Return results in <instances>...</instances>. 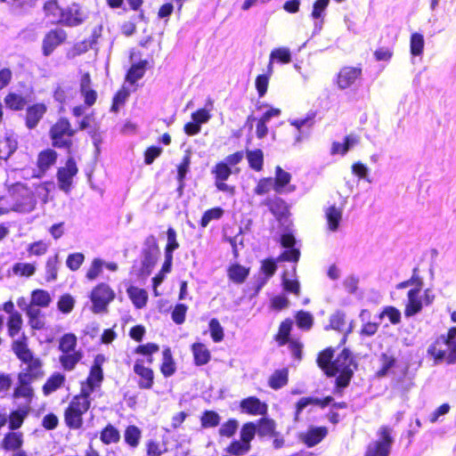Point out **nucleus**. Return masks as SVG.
<instances>
[{
	"label": "nucleus",
	"instance_id": "obj_50",
	"mask_svg": "<svg viewBox=\"0 0 456 456\" xmlns=\"http://www.w3.org/2000/svg\"><path fill=\"white\" fill-rule=\"evenodd\" d=\"M224 215V209L220 207L213 208L207 210L200 220L201 227L205 228L213 220H219Z\"/></svg>",
	"mask_w": 456,
	"mask_h": 456
},
{
	"label": "nucleus",
	"instance_id": "obj_55",
	"mask_svg": "<svg viewBox=\"0 0 456 456\" xmlns=\"http://www.w3.org/2000/svg\"><path fill=\"white\" fill-rule=\"evenodd\" d=\"M271 61H277L281 63H289L291 53L289 48L280 47L273 50L270 54Z\"/></svg>",
	"mask_w": 456,
	"mask_h": 456
},
{
	"label": "nucleus",
	"instance_id": "obj_8",
	"mask_svg": "<svg viewBox=\"0 0 456 456\" xmlns=\"http://www.w3.org/2000/svg\"><path fill=\"white\" fill-rule=\"evenodd\" d=\"M115 297L114 291L106 283H100L91 293V300L93 303V312L101 314L107 310L108 305Z\"/></svg>",
	"mask_w": 456,
	"mask_h": 456
},
{
	"label": "nucleus",
	"instance_id": "obj_59",
	"mask_svg": "<svg viewBox=\"0 0 456 456\" xmlns=\"http://www.w3.org/2000/svg\"><path fill=\"white\" fill-rule=\"evenodd\" d=\"M50 247V242L45 241V240H38L33 243H30L28 246V252L29 256H43L45 255L48 248Z\"/></svg>",
	"mask_w": 456,
	"mask_h": 456
},
{
	"label": "nucleus",
	"instance_id": "obj_18",
	"mask_svg": "<svg viewBox=\"0 0 456 456\" xmlns=\"http://www.w3.org/2000/svg\"><path fill=\"white\" fill-rule=\"evenodd\" d=\"M105 362V357L102 354H97L94 360V363L91 367L89 376L86 380L87 387L89 392H86L88 394L93 392L96 387L101 386V383L103 379V371H102V364Z\"/></svg>",
	"mask_w": 456,
	"mask_h": 456
},
{
	"label": "nucleus",
	"instance_id": "obj_25",
	"mask_svg": "<svg viewBox=\"0 0 456 456\" xmlns=\"http://www.w3.org/2000/svg\"><path fill=\"white\" fill-rule=\"evenodd\" d=\"M277 270V261L273 258H267L261 262L260 274L256 281V290L259 291L273 276Z\"/></svg>",
	"mask_w": 456,
	"mask_h": 456
},
{
	"label": "nucleus",
	"instance_id": "obj_29",
	"mask_svg": "<svg viewBox=\"0 0 456 456\" xmlns=\"http://www.w3.org/2000/svg\"><path fill=\"white\" fill-rule=\"evenodd\" d=\"M333 402L332 396H326L324 399L318 397H302L296 405L295 420L298 419L300 413L309 405H318L321 408H324Z\"/></svg>",
	"mask_w": 456,
	"mask_h": 456
},
{
	"label": "nucleus",
	"instance_id": "obj_42",
	"mask_svg": "<svg viewBox=\"0 0 456 456\" xmlns=\"http://www.w3.org/2000/svg\"><path fill=\"white\" fill-rule=\"evenodd\" d=\"M17 148V142L12 136L5 135L0 139V159H6Z\"/></svg>",
	"mask_w": 456,
	"mask_h": 456
},
{
	"label": "nucleus",
	"instance_id": "obj_47",
	"mask_svg": "<svg viewBox=\"0 0 456 456\" xmlns=\"http://www.w3.org/2000/svg\"><path fill=\"white\" fill-rule=\"evenodd\" d=\"M56 153L53 150H46L42 151L38 156V167L42 172L49 168L51 165L55 162Z\"/></svg>",
	"mask_w": 456,
	"mask_h": 456
},
{
	"label": "nucleus",
	"instance_id": "obj_48",
	"mask_svg": "<svg viewBox=\"0 0 456 456\" xmlns=\"http://www.w3.org/2000/svg\"><path fill=\"white\" fill-rule=\"evenodd\" d=\"M220 420L221 417L214 411H205L200 418L201 427L203 428L217 427Z\"/></svg>",
	"mask_w": 456,
	"mask_h": 456
},
{
	"label": "nucleus",
	"instance_id": "obj_64",
	"mask_svg": "<svg viewBox=\"0 0 456 456\" xmlns=\"http://www.w3.org/2000/svg\"><path fill=\"white\" fill-rule=\"evenodd\" d=\"M296 321L298 328L310 330L314 323V317L308 312L299 311L296 315Z\"/></svg>",
	"mask_w": 456,
	"mask_h": 456
},
{
	"label": "nucleus",
	"instance_id": "obj_21",
	"mask_svg": "<svg viewBox=\"0 0 456 456\" xmlns=\"http://www.w3.org/2000/svg\"><path fill=\"white\" fill-rule=\"evenodd\" d=\"M134 371L140 377L138 387L142 389H151L153 386V370L143 365L142 360H136L134 365Z\"/></svg>",
	"mask_w": 456,
	"mask_h": 456
},
{
	"label": "nucleus",
	"instance_id": "obj_2",
	"mask_svg": "<svg viewBox=\"0 0 456 456\" xmlns=\"http://www.w3.org/2000/svg\"><path fill=\"white\" fill-rule=\"evenodd\" d=\"M42 376L41 369H37V363L30 367V370H24L18 374V386L14 388L12 397L14 399L24 398V407L30 408L34 397V390L30 384Z\"/></svg>",
	"mask_w": 456,
	"mask_h": 456
},
{
	"label": "nucleus",
	"instance_id": "obj_63",
	"mask_svg": "<svg viewBox=\"0 0 456 456\" xmlns=\"http://www.w3.org/2000/svg\"><path fill=\"white\" fill-rule=\"evenodd\" d=\"M250 450V444L242 441H233L226 449L227 452L234 456H242Z\"/></svg>",
	"mask_w": 456,
	"mask_h": 456
},
{
	"label": "nucleus",
	"instance_id": "obj_61",
	"mask_svg": "<svg viewBox=\"0 0 456 456\" xmlns=\"http://www.w3.org/2000/svg\"><path fill=\"white\" fill-rule=\"evenodd\" d=\"M336 376V393H341L348 386L353 376V370L338 371Z\"/></svg>",
	"mask_w": 456,
	"mask_h": 456
},
{
	"label": "nucleus",
	"instance_id": "obj_43",
	"mask_svg": "<svg viewBox=\"0 0 456 456\" xmlns=\"http://www.w3.org/2000/svg\"><path fill=\"white\" fill-rule=\"evenodd\" d=\"M146 64V61L133 64L127 71L126 77V81L130 84H134L137 80L141 79L145 73Z\"/></svg>",
	"mask_w": 456,
	"mask_h": 456
},
{
	"label": "nucleus",
	"instance_id": "obj_13",
	"mask_svg": "<svg viewBox=\"0 0 456 456\" xmlns=\"http://www.w3.org/2000/svg\"><path fill=\"white\" fill-rule=\"evenodd\" d=\"M380 369L377 372V376L379 378L392 375L399 379L405 376L407 372V367H401L396 364L395 359L392 355L382 354L380 357Z\"/></svg>",
	"mask_w": 456,
	"mask_h": 456
},
{
	"label": "nucleus",
	"instance_id": "obj_52",
	"mask_svg": "<svg viewBox=\"0 0 456 456\" xmlns=\"http://www.w3.org/2000/svg\"><path fill=\"white\" fill-rule=\"evenodd\" d=\"M36 272V266L30 263H16L12 266V273L18 276L30 277Z\"/></svg>",
	"mask_w": 456,
	"mask_h": 456
},
{
	"label": "nucleus",
	"instance_id": "obj_24",
	"mask_svg": "<svg viewBox=\"0 0 456 456\" xmlns=\"http://www.w3.org/2000/svg\"><path fill=\"white\" fill-rule=\"evenodd\" d=\"M329 4L330 0H316L313 5L311 17L314 20V35L318 34L322 28L323 19L326 15V9Z\"/></svg>",
	"mask_w": 456,
	"mask_h": 456
},
{
	"label": "nucleus",
	"instance_id": "obj_17",
	"mask_svg": "<svg viewBox=\"0 0 456 456\" xmlns=\"http://www.w3.org/2000/svg\"><path fill=\"white\" fill-rule=\"evenodd\" d=\"M281 244L286 249L278 258L279 261L297 262L300 256V251L296 248V239L290 232H285L281 237Z\"/></svg>",
	"mask_w": 456,
	"mask_h": 456
},
{
	"label": "nucleus",
	"instance_id": "obj_37",
	"mask_svg": "<svg viewBox=\"0 0 456 456\" xmlns=\"http://www.w3.org/2000/svg\"><path fill=\"white\" fill-rule=\"evenodd\" d=\"M141 438L142 431L138 427L130 425L126 428L124 439L126 444L132 449H134L139 445Z\"/></svg>",
	"mask_w": 456,
	"mask_h": 456
},
{
	"label": "nucleus",
	"instance_id": "obj_14",
	"mask_svg": "<svg viewBox=\"0 0 456 456\" xmlns=\"http://www.w3.org/2000/svg\"><path fill=\"white\" fill-rule=\"evenodd\" d=\"M86 16L81 11L78 4H73L64 9H61L59 13V23L68 27H76L84 22Z\"/></svg>",
	"mask_w": 456,
	"mask_h": 456
},
{
	"label": "nucleus",
	"instance_id": "obj_38",
	"mask_svg": "<svg viewBox=\"0 0 456 456\" xmlns=\"http://www.w3.org/2000/svg\"><path fill=\"white\" fill-rule=\"evenodd\" d=\"M22 444V434L20 432L8 433L3 440V446L7 451H17L20 449Z\"/></svg>",
	"mask_w": 456,
	"mask_h": 456
},
{
	"label": "nucleus",
	"instance_id": "obj_20",
	"mask_svg": "<svg viewBox=\"0 0 456 456\" xmlns=\"http://www.w3.org/2000/svg\"><path fill=\"white\" fill-rule=\"evenodd\" d=\"M353 364V358L351 353L347 349L338 354L336 359L332 362L331 367L327 370L328 376H336L338 371L353 370L351 366Z\"/></svg>",
	"mask_w": 456,
	"mask_h": 456
},
{
	"label": "nucleus",
	"instance_id": "obj_60",
	"mask_svg": "<svg viewBox=\"0 0 456 456\" xmlns=\"http://www.w3.org/2000/svg\"><path fill=\"white\" fill-rule=\"evenodd\" d=\"M271 190L275 191V183H273V179L271 177L262 178L258 181L256 186L255 187L254 192L256 195H265Z\"/></svg>",
	"mask_w": 456,
	"mask_h": 456
},
{
	"label": "nucleus",
	"instance_id": "obj_31",
	"mask_svg": "<svg viewBox=\"0 0 456 456\" xmlns=\"http://www.w3.org/2000/svg\"><path fill=\"white\" fill-rule=\"evenodd\" d=\"M126 292L136 308L141 309L146 305L148 294L145 289L135 286H130L127 288Z\"/></svg>",
	"mask_w": 456,
	"mask_h": 456
},
{
	"label": "nucleus",
	"instance_id": "obj_51",
	"mask_svg": "<svg viewBox=\"0 0 456 456\" xmlns=\"http://www.w3.org/2000/svg\"><path fill=\"white\" fill-rule=\"evenodd\" d=\"M423 285H424L423 280L419 275V269H418V267H415L413 269V271H412L411 277L409 280H407V281L400 282L397 285V289H405V288H408L410 286H414L413 289H419V290H421Z\"/></svg>",
	"mask_w": 456,
	"mask_h": 456
},
{
	"label": "nucleus",
	"instance_id": "obj_34",
	"mask_svg": "<svg viewBox=\"0 0 456 456\" xmlns=\"http://www.w3.org/2000/svg\"><path fill=\"white\" fill-rule=\"evenodd\" d=\"M289 380V371L283 368L276 370L269 378L268 385L271 388L278 390L287 385Z\"/></svg>",
	"mask_w": 456,
	"mask_h": 456
},
{
	"label": "nucleus",
	"instance_id": "obj_39",
	"mask_svg": "<svg viewBox=\"0 0 456 456\" xmlns=\"http://www.w3.org/2000/svg\"><path fill=\"white\" fill-rule=\"evenodd\" d=\"M100 439L104 444H116L120 440V433L113 425L108 424L102 430Z\"/></svg>",
	"mask_w": 456,
	"mask_h": 456
},
{
	"label": "nucleus",
	"instance_id": "obj_35",
	"mask_svg": "<svg viewBox=\"0 0 456 456\" xmlns=\"http://www.w3.org/2000/svg\"><path fill=\"white\" fill-rule=\"evenodd\" d=\"M195 364L198 366L207 364L210 360V352L205 345L195 343L191 346Z\"/></svg>",
	"mask_w": 456,
	"mask_h": 456
},
{
	"label": "nucleus",
	"instance_id": "obj_23",
	"mask_svg": "<svg viewBox=\"0 0 456 456\" xmlns=\"http://www.w3.org/2000/svg\"><path fill=\"white\" fill-rule=\"evenodd\" d=\"M240 407L242 412L251 415H265L267 413V405L265 403L261 402L256 396H249L243 399Z\"/></svg>",
	"mask_w": 456,
	"mask_h": 456
},
{
	"label": "nucleus",
	"instance_id": "obj_54",
	"mask_svg": "<svg viewBox=\"0 0 456 456\" xmlns=\"http://www.w3.org/2000/svg\"><path fill=\"white\" fill-rule=\"evenodd\" d=\"M163 358L164 361L160 368L161 372L165 377H170L175 373V368L172 360L171 352L168 348L164 350Z\"/></svg>",
	"mask_w": 456,
	"mask_h": 456
},
{
	"label": "nucleus",
	"instance_id": "obj_41",
	"mask_svg": "<svg viewBox=\"0 0 456 456\" xmlns=\"http://www.w3.org/2000/svg\"><path fill=\"white\" fill-rule=\"evenodd\" d=\"M326 218L328 221L329 229L332 232H336L342 218V210L335 206H330L326 210Z\"/></svg>",
	"mask_w": 456,
	"mask_h": 456
},
{
	"label": "nucleus",
	"instance_id": "obj_57",
	"mask_svg": "<svg viewBox=\"0 0 456 456\" xmlns=\"http://www.w3.org/2000/svg\"><path fill=\"white\" fill-rule=\"evenodd\" d=\"M51 302V297L48 292L41 289L33 291L31 295V304L40 307H45Z\"/></svg>",
	"mask_w": 456,
	"mask_h": 456
},
{
	"label": "nucleus",
	"instance_id": "obj_28",
	"mask_svg": "<svg viewBox=\"0 0 456 456\" xmlns=\"http://www.w3.org/2000/svg\"><path fill=\"white\" fill-rule=\"evenodd\" d=\"M91 77L89 73H84L80 79V94L84 97L86 107L93 106L97 100V93L91 87Z\"/></svg>",
	"mask_w": 456,
	"mask_h": 456
},
{
	"label": "nucleus",
	"instance_id": "obj_1",
	"mask_svg": "<svg viewBox=\"0 0 456 456\" xmlns=\"http://www.w3.org/2000/svg\"><path fill=\"white\" fill-rule=\"evenodd\" d=\"M428 353L436 363L445 362L456 363V327L451 328L447 334L440 335L428 348Z\"/></svg>",
	"mask_w": 456,
	"mask_h": 456
},
{
	"label": "nucleus",
	"instance_id": "obj_45",
	"mask_svg": "<svg viewBox=\"0 0 456 456\" xmlns=\"http://www.w3.org/2000/svg\"><path fill=\"white\" fill-rule=\"evenodd\" d=\"M212 108L213 101L208 98L205 108L200 109L191 114V119L197 122L200 126H201V124L208 123L211 118L209 111L212 110Z\"/></svg>",
	"mask_w": 456,
	"mask_h": 456
},
{
	"label": "nucleus",
	"instance_id": "obj_46",
	"mask_svg": "<svg viewBox=\"0 0 456 456\" xmlns=\"http://www.w3.org/2000/svg\"><path fill=\"white\" fill-rule=\"evenodd\" d=\"M424 44L425 41L423 35L418 32L411 34L410 40L411 53L413 56L422 55L424 50Z\"/></svg>",
	"mask_w": 456,
	"mask_h": 456
},
{
	"label": "nucleus",
	"instance_id": "obj_22",
	"mask_svg": "<svg viewBox=\"0 0 456 456\" xmlns=\"http://www.w3.org/2000/svg\"><path fill=\"white\" fill-rule=\"evenodd\" d=\"M419 289H411L407 293V303L405 305L404 315L409 318L420 313L423 308L422 297Z\"/></svg>",
	"mask_w": 456,
	"mask_h": 456
},
{
	"label": "nucleus",
	"instance_id": "obj_6",
	"mask_svg": "<svg viewBox=\"0 0 456 456\" xmlns=\"http://www.w3.org/2000/svg\"><path fill=\"white\" fill-rule=\"evenodd\" d=\"M379 439L370 443L365 452L364 456H388L390 449L394 442L392 436V429L387 426H383L379 430Z\"/></svg>",
	"mask_w": 456,
	"mask_h": 456
},
{
	"label": "nucleus",
	"instance_id": "obj_58",
	"mask_svg": "<svg viewBox=\"0 0 456 456\" xmlns=\"http://www.w3.org/2000/svg\"><path fill=\"white\" fill-rule=\"evenodd\" d=\"M167 242L165 248V255L173 256L175 250L179 248V243L176 240V232L174 228L169 227L167 232Z\"/></svg>",
	"mask_w": 456,
	"mask_h": 456
},
{
	"label": "nucleus",
	"instance_id": "obj_3",
	"mask_svg": "<svg viewBox=\"0 0 456 456\" xmlns=\"http://www.w3.org/2000/svg\"><path fill=\"white\" fill-rule=\"evenodd\" d=\"M76 346L77 337L72 333L65 334L59 339V350L62 352L59 362L67 370H72L82 358V354L75 350Z\"/></svg>",
	"mask_w": 456,
	"mask_h": 456
},
{
	"label": "nucleus",
	"instance_id": "obj_62",
	"mask_svg": "<svg viewBox=\"0 0 456 456\" xmlns=\"http://www.w3.org/2000/svg\"><path fill=\"white\" fill-rule=\"evenodd\" d=\"M291 328H292V322L289 320H286L281 323L280 328H279V332L276 337V339L280 345L282 346L288 342Z\"/></svg>",
	"mask_w": 456,
	"mask_h": 456
},
{
	"label": "nucleus",
	"instance_id": "obj_30",
	"mask_svg": "<svg viewBox=\"0 0 456 456\" xmlns=\"http://www.w3.org/2000/svg\"><path fill=\"white\" fill-rule=\"evenodd\" d=\"M326 435L327 429L325 428H311L302 436V440L308 447H313L319 444Z\"/></svg>",
	"mask_w": 456,
	"mask_h": 456
},
{
	"label": "nucleus",
	"instance_id": "obj_16",
	"mask_svg": "<svg viewBox=\"0 0 456 456\" xmlns=\"http://www.w3.org/2000/svg\"><path fill=\"white\" fill-rule=\"evenodd\" d=\"M362 76V69L355 67H344L336 77L338 87L341 90L351 88L356 85Z\"/></svg>",
	"mask_w": 456,
	"mask_h": 456
},
{
	"label": "nucleus",
	"instance_id": "obj_44",
	"mask_svg": "<svg viewBox=\"0 0 456 456\" xmlns=\"http://www.w3.org/2000/svg\"><path fill=\"white\" fill-rule=\"evenodd\" d=\"M30 408L20 407L15 411H12L10 415L9 428L12 430L18 429L23 423L24 419L29 412Z\"/></svg>",
	"mask_w": 456,
	"mask_h": 456
},
{
	"label": "nucleus",
	"instance_id": "obj_27",
	"mask_svg": "<svg viewBox=\"0 0 456 456\" xmlns=\"http://www.w3.org/2000/svg\"><path fill=\"white\" fill-rule=\"evenodd\" d=\"M326 330L331 329L344 333L342 342L345 343L347 334L352 331V324L346 327V314L341 311H337L330 317V324L325 328Z\"/></svg>",
	"mask_w": 456,
	"mask_h": 456
},
{
	"label": "nucleus",
	"instance_id": "obj_11",
	"mask_svg": "<svg viewBox=\"0 0 456 456\" xmlns=\"http://www.w3.org/2000/svg\"><path fill=\"white\" fill-rule=\"evenodd\" d=\"M13 209L19 212H29L34 208V199L30 191L21 184L12 188Z\"/></svg>",
	"mask_w": 456,
	"mask_h": 456
},
{
	"label": "nucleus",
	"instance_id": "obj_9",
	"mask_svg": "<svg viewBox=\"0 0 456 456\" xmlns=\"http://www.w3.org/2000/svg\"><path fill=\"white\" fill-rule=\"evenodd\" d=\"M89 127V116L84 117L79 121L78 128H72L67 118H59V148L69 149L72 144L71 137L77 130H86Z\"/></svg>",
	"mask_w": 456,
	"mask_h": 456
},
{
	"label": "nucleus",
	"instance_id": "obj_56",
	"mask_svg": "<svg viewBox=\"0 0 456 456\" xmlns=\"http://www.w3.org/2000/svg\"><path fill=\"white\" fill-rule=\"evenodd\" d=\"M210 336L214 342L218 343L224 339V329L219 321L216 318L210 320L208 323Z\"/></svg>",
	"mask_w": 456,
	"mask_h": 456
},
{
	"label": "nucleus",
	"instance_id": "obj_15",
	"mask_svg": "<svg viewBox=\"0 0 456 456\" xmlns=\"http://www.w3.org/2000/svg\"><path fill=\"white\" fill-rule=\"evenodd\" d=\"M102 28H95L93 29L92 35L89 38L78 42L67 49L66 55L68 59H74L86 53L89 49L95 48L98 38L101 37Z\"/></svg>",
	"mask_w": 456,
	"mask_h": 456
},
{
	"label": "nucleus",
	"instance_id": "obj_5",
	"mask_svg": "<svg viewBox=\"0 0 456 456\" xmlns=\"http://www.w3.org/2000/svg\"><path fill=\"white\" fill-rule=\"evenodd\" d=\"M142 268L141 273L149 275L156 264L159 255V248L157 239L154 235H149L142 245Z\"/></svg>",
	"mask_w": 456,
	"mask_h": 456
},
{
	"label": "nucleus",
	"instance_id": "obj_32",
	"mask_svg": "<svg viewBox=\"0 0 456 456\" xmlns=\"http://www.w3.org/2000/svg\"><path fill=\"white\" fill-rule=\"evenodd\" d=\"M46 108L44 104H35L27 110L26 125L29 129L36 127L45 114Z\"/></svg>",
	"mask_w": 456,
	"mask_h": 456
},
{
	"label": "nucleus",
	"instance_id": "obj_26",
	"mask_svg": "<svg viewBox=\"0 0 456 456\" xmlns=\"http://www.w3.org/2000/svg\"><path fill=\"white\" fill-rule=\"evenodd\" d=\"M291 180V175L284 171L281 167L275 168V178L273 183H275V192L281 194L283 192H292L295 191V186L289 185Z\"/></svg>",
	"mask_w": 456,
	"mask_h": 456
},
{
	"label": "nucleus",
	"instance_id": "obj_4",
	"mask_svg": "<svg viewBox=\"0 0 456 456\" xmlns=\"http://www.w3.org/2000/svg\"><path fill=\"white\" fill-rule=\"evenodd\" d=\"M90 406L88 394L84 391L81 395L76 396L65 411V422L70 428H78L82 424V415Z\"/></svg>",
	"mask_w": 456,
	"mask_h": 456
},
{
	"label": "nucleus",
	"instance_id": "obj_12",
	"mask_svg": "<svg viewBox=\"0 0 456 456\" xmlns=\"http://www.w3.org/2000/svg\"><path fill=\"white\" fill-rule=\"evenodd\" d=\"M26 339V336L22 335L20 339L14 340L12 345V351L22 362L27 364L25 370H30L34 362L37 363V369H41L40 361L33 356V354L28 348Z\"/></svg>",
	"mask_w": 456,
	"mask_h": 456
},
{
	"label": "nucleus",
	"instance_id": "obj_7",
	"mask_svg": "<svg viewBox=\"0 0 456 456\" xmlns=\"http://www.w3.org/2000/svg\"><path fill=\"white\" fill-rule=\"evenodd\" d=\"M317 112L309 110L305 117L299 118H289L288 122L296 129L294 145H297L309 138L315 124Z\"/></svg>",
	"mask_w": 456,
	"mask_h": 456
},
{
	"label": "nucleus",
	"instance_id": "obj_36",
	"mask_svg": "<svg viewBox=\"0 0 456 456\" xmlns=\"http://www.w3.org/2000/svg\"><path fill=\"white\" fill-rule=\"evenodd\" d=\"M248 274L249 269L239 264L232 265L228 269L229 279L238 284L244 282Z\"/></svg>",
	"mask_w": 456,
	"mask_h": 456
},
{
	"label": "nucleus",
	"instance_id": "obj_19",
	"mask_svg": "<svg viewBox=\"0 0 456 456\" xmlns=\"http://www.w3.org/2000/svg\"><path fill=\"white\" fill-rule=\"evenodd\" d=\"M77 173L76 161L73 158H69L66 161L65 167H59V189L64 191H69L72 179Z\"/></svg>",
	"mask_w": 456,
	"mask_h": 456
},
{
	"label": "nucleus",
	"instance_id": "obj_40",
	"mask_svg": "<svg viewBox=\"0 0 456 456\" xmlns=\"http://www.w3.org/2000/svg\"><path fill=\"white\" fill-rule=\"evenodd\" d=\"M246 157L250 168L254 169L255 171L262 170L264 165V153L261 150H248L246 151Z\"/></svg>",
	"mask_w": 456,
	"mask_h": 456
},
{
	"label": "nucleus",
	"instance_id": "obj_33",
	"mask_svg": "<svg viewBox=\"0 0 456 456\" xmlns=\"http://www.w3.org/2000/svg\"><path fill=\"white\" fill-rule=\"evenodd\" d=\"M264 205L268 207L269 210L276 217H281L285 216L287 212L286 202L278 197L267 198L264 201Z\"/></svg>",
	"mask_w": 456,
	"mask_h": 456
},
{
	"label": "nucleus",
	"instance_id": "obj_10",
	"mask_svg": "<svg viewBox=\"0 0 456 456\" xmlns=\"http://www.w3.org/2000/svg\"><path fill=\"white\" fill-rule=\"evenodd\" d=\"M211 174L214 176L215 185L218 191L226 192L232 196L234 195L235 187L224 183L232 174V170L230 167L226 166L223 161L218 162L211 169Z\"/></svg>",
	"mask_w": 456,
	"mask_h": 456
},
{
	"label": "nucleus",
	"instance_id": "obj_49",
	"mask_svg": "<svg viewBox=\"0 0 456 456\" xmlns=\"http://www.w3.org/2000/svg\"><path fill=\"white\" fill-rule=\"evenodd\" d=\"M57 45V30L52 29L43 40V53L50 55Z\"/></svg>",
	"mask_w": 456,
	"mask_h": 456
},
{
	"label": "nucleus",
	"instance_id": "obj_53",
	"mask_svg": "<svg viewBox=\"0 0 456 456\" xmlns=\"http://www.w3.org/2000/svg\"><path fill=\"white\" fill-rule=\"evenodd\" d=\"M21 325H22L21 315L17 312L11 314V316L8 320V322H7L9 336L12 338L16 336L20 332V330L21 329Z\"/></svg>",
	"mask_w": 456,
	"mask_h": 456
}]
</instances>
